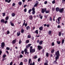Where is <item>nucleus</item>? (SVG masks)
Wrapping results in <instances>:
<instances>
[{"instance_id":"nucleus-51","label":"nucleus","mask_w":65,"mask_h":65,"mask_svg":"<svg viewBox=\"0 0 65 65\" xmlns=\"http://www.w3.org/2000/svg\"><path fill=\"white\" fill-rule=\"evenodd\" d=\"M52 46H54L55 45V44L54 43V42H52Z\"/></svg>"},{"instance_id":"nucleus-4","label":"nucleus","mask_w":65,"mask_h":65,"mask_svg":"<svg viewBox=\"0 0 65 65\" xmlns=\"http://www.w3.org/2000/svg\"><path fill=\"white\" fill-rule=\"evenodd\" d=\"M24 51L25 52V54H26V55H28V54L29 53V52H27V50L26 48L24 49Z\"/></svg>"},{"instance_id":"nucleus-53","label":"nucleus","mask_w":65,"mask_h":65,"mask_svg":"<svg viewBox=\"0 0 65 65\" xmlns=\"http://www.w3.org/2000/svg\"><path fill=\"white\" fill-rule=\"evenodd\" d=\"M55 59L56 60V61H57V59H58L57 56L55 57Z\"/></svg>"},{"instance_id":"nucleus-43","label":"nucleus","mask_w":65,"mask_h":65,"mask_svg":"<svg viewBox=\"0 0 65 65\" xmlns=\"http://www.w3.org/2000/svg\"><path fill=\"white\" fill-rule=\"evenodd\" d=\"M2 14H3V16L4 17L6 13H2Z\"/></svg>"},{"instance_id":"nucleus-29","label":"nucleus","mask_w":65,"mask_h":65,"mask_svg":"<svg viewBox=\"0 0 65 65\" xmlns=\"http://www.w3.org/2000/svg\"><path fill=\"white\" fill-rule=\"evenodd\" d=\"M57 42L58 44H60L61 43L60 41H57Z\"/></svg>"},{"instance_id":"nucleus-46","label":"nucleus","mask_w":65,"mask_h":65,"mask_svg":"<svg viewBox=\"0 0 65 65\" xmlns=\"http://www.w3.org/2000/svg\"><path fill=\"white\" fill-rule=\"evenodd\" d=\"M27 11V9L26 8H25V9H24V12H26Z\"/></svg>"},{"instance_id":"nucleus-13","label":"nucleus","mask_w":65,"mask_h":65,"mask_svg":"<svg viewBox=\"0 0 65 65\" xmlns=\"http://www.w3.org/2000/svg\"><path fill=\"white\" fill-rule=\"evenodd\" d=\"M48 60H46V62H45L44 63V65H48Z\"/></svg>"},{"instance_id":"nucleus-41","label":"nucleus","mask_w":65,"mask_h":65,"mask_svg":"<svg viewBox=\"0 0 65 65\" xmlns=\"http://www.w3.org/2000/svg\"><path fill=\"white\" fill-rule=\"evenodd\" d=\"M6 50H10V48L9 47H7L6 48Z\"/></svg>"},{"instance_id":"nucleus-21","label":"nucleus","mask_w":65,"mask_h":65,"mask_svg":"<svg viewBox=\"0 0 65 65\" xmlns=\"http://www.w3.org/2000/svg\"><path fill=\"white\" fill-rule=\"evenodd\" d=\"M11 1V0H5V2H7L8 3H10Z\"/></svg>"},{"instance_id":"nucleus-62","label":"nucleus","mask_w":65,"mask_h":65,"mask_svg":"<svg viewBox=\"0 0 65 65\" xmlns=\"http://www.w3.org/2000/svg\"><path fill=\"white\" fill-rule=\"evenodd\" d=\"M35 28H36V27H35L34 26V27H32V30H34V29H35Z\"/></svg>"},{"instance_id":"nucleus-59","label":"nucleus","mask_w":65,"mask_h":65,"mask_svg":"<svg viewBox=\"0 0 65 65\" xmlns=\"http://www.w3.org/2000/svg\"><path fill=\"white\" fill-rule=\"evenodd\" d=\"M28 47L29 48V47H30V46L31 45V44H28Z\"/></svg>"},{"instance_id":"nucleus-6","label":"nucleus","mask_w":65,"mask_h":65,"mask_svg":"<svg viewBox=\"0 0 65 65\" xmlns=\"http://www.w3.org/2000/svg\"><path fill=\"white\" fill-rule=\"evenodd\" d=\"M37 47L38 49L39 50V51H40L41 49H42L43 48V47H41V46L40 45H38V46Z\"/></svg>"},{"instance_id":"nucleus-7","label":"nucleus","mask_w":65,"mask_h":65,"mask_svg":"<svg viewBox=\"0 0 65 65\" xmlns=\"http://www.w3.org/2000/svg\"><path fill=\"white\" fill-rule=\"evenodd\" d=\"M26 22L25 20H24V22L23 23V24L22 25V27H23V26H24V25H25V27H26L27 25V23H26L25 24V22Z\"/></svg>"},{"instance_id":"nucleus-38","label":"nucleus","mask_w":65,"mask_h":65,"mask_svg":"<svg viewBox=\"0 0 65 65\" xmlns=\"http://www.w3.org/2000/svg\"><path fill=\"white\" fill-rule=\"evenodd\" d=\"M12 17H14L15 16V14L14 13H12Z\"/></svg>"},{"instance_id":"nucleus-23","label":"nucleus","mask_w":65,"mask_h":65,"mask_svg":"<svg viewBox=\"0 0 65 65\" xmlns=\"http://www.w3.org/2000/svg\"><path fill=\"white\" fill-rule=\"evenodd\" d=\"M35 49H32L31 53H34V52H35Z\"/></svg>"},{"instance_id":"nucleus-63","label":"nucleus","mask_w":65,"mask_h":65,"mask_svg":"<svg viewBox=\"0 0 65 65\" xmlns=\"http://www.w3.org/2000/svg\"><path fill=\"white\" fill-rule=\"evenodd\" d=\"M15 3H13V5H12V6H15Z\"/></svg>"},{"instance_id":"nucleus-58","label":"nucleus","mask_w":65,"mask_h":65,"mask_svg":"<svg viewBox=\"0 0 65 65\" xmlns=\"http://www.w3.org/2000/svg\"><path fill=\"white\" fill-rule=\"evenodd\" d=\"M23 62H21L20 63V65H23Z\"/></svg>"},{"instance_id":"nucleus-61","label":"nucleus","mask_w":65,"mask_h":65,"mask_svg":"<svg viewBox=\"0 0 65 65\" xmlns=\"http://www.w3.org/2000/svg\"><path fill=\"white\" fill-rule=\"evenodd\" d=\"M13 63L11 61V62L10 63V65H12Z\"/></svg>"},{"instance_id":"nucleus-15","label":"nucleus","mask_w":65,"mask_h":65,"mask_svg":"<svg viewBox=\"0 0 65 65\" xmlns=\"http://www.w3.org/2000/svg\"><path fill=\"white\" fill-rule=\"evenodd\" d=\"M29 19L30 20H32L33 19V17L32 15H31L29 17Z\"/></svg>"},{"instance_id":"nucleus-35","label":"nucleus","mask_w":65,"mask_h":65,"mask_svg":"<svg viewBox=\"0 0 65 65\" xmlns=\"http://www.w3.org/2000/svg\"><path fill=\"white\" fill-rule=\"evenodd\" d=\"M38 57L37 56V55H35V56L33 58L34 59H36V58H37Z\"/></svg>"},{"instance_id":"nucleus-14","label":"nucleus","mask_w":65,"mask_h":65,"mask_svg":"<svg viewBox=\"0 0 65 65\" xmlns=\"http://www.w3.org/2000/svg\"><path fill=\"white\" fill-rule=\"evenodd\" d=\"M36 33V34H38V30H36L33 33Z\"/></svg>"},{"instance_id":"nucleus-34","label":"nucleus","mask_w":65,"mask_h":65,"mask_svg":"<svg viewBox=\"0 0 65 65\" xmlns=\"http://www.w3.org/2000/svg\"><path fill=\"white\" fill-rule=\"evenodd\" d=\"M32 9H30L28 11V13H30V12L32 11Z\"/></svg>"},{"instance_id":"nucleus-31","label":"nucleus","mask_w":65,"mask_h":65,"mask_svg":"<svg viewBox=\"0 0 65 65\" xmlns=\"http://www.w3.org/2000/svg\"><path fill=\"white\" fill-rule=\"evenodd\" d=\"M49 21H52V19L51 17H50V19H49Z\"/></svg>"},{"instance_id":"nucleus-26","label":"nucleus","mask_w":65,"mask_h":65,"mask_svg":"<svg viewBox=\"0 0 65 65\" xmlns=\"http://www.w3.org/2000/svg\"><path fill=\"white\" fill-rule=\"evenodd\" d=\"M38 4V3H36V4L34 5V7H36V6H37Z\"/></svg>"},{"instance_id":"nucleus-3","label":"nucleus","mask_w":65,"mask_h":65,"mask_svg":"<svg viewBox=\"0 0 65 65\" xmlns=\"http://www.w3.org/2000/svg\"><path fill=\"white\" fill-rule=\"evenodd\" d=\"M55 55L57 56L58 59H59V57L60 56V54L59 51H57L55 53Z\"/></svg>"},{"instance_id":"nucleus-2","label":"nucleus","mask_w":65,"mask_h":65,"mask_svg":"<svg viewBox=\"0 0 65 65\" xmlns=\"http://www.w3.org/2000/svg\"><path fill=\"white\" fill-rule=\"evenodd\" d=\"M47 9L46 8H45L44 9H42L41 10V12L42 13H44L45 12V13H49V11H46Z\"/></svg>"},{"instance_id":"nucleus-37","label":"nucleus","mask_w":65,"mask_h":65,"mask_svg":"<svg viewBox=\"0 0 65 65\" xmlns=\"http://www.w3.org/2000/svg\"><path fill=\"white\" fill-rule=\"evenodd\" d=\"M36 11H35V10H34V11H33L32 12V14H34V15Z\"/></svg>"},{"instance_id":"nucleus-30","label":"nucleus","mask_w":65,"mask_h":65,"mask_svg":"<svg viewBox=\"0 0 65 65\" xmlns=\"http://www.w3.org/2000/svg\"><path fill=\"white\" fill-rule=\"evenodd\" d=\"M6 54H4L3 56V57L4 58H5V57H6Z\"/></svg>"},{"instance_id":"nucleus-22","label":"nucleus","mask_w":65,"mask_h":65,"mask_svg":"<svg viewBox=\"0 0 65 65\" xmlns=\"http://www.w3.org/2000/svg\"><path fill=\"white\" fill-rule=\"evenodd\" d=\"M52 33V31H51V30H49V31H48V34L49 35H51Z\"/></svg>"},{"instance_id":"nucleus-49","label":"nucleus","mask_w":65,"mask_h":65,"mask_svg":"<svg viewBox=\"0 0 65 65\" xmlns=\"http://www.w3.org/2000/svg\"><path fill=\"white\" fill-rule=\"evenodd\" d=\"M27 37L28 38H31V36H30V35H28V36H27Z\"/></svg>"},{"instance_id":"nucleus-40","label":"nucleus","mask_w":65,"mask_h":65,"mask_svg":"<svg viewBox=\"0 0 65 65\" xmlns=\"http://www.w3.org/2000/svg\"><path fill=\"white\" fill-rule=\"evenodd\" d=\"M24 29H22L21 30V33H23L24 32Z\"/></svg>"},{"instance_id":"nucleus-55","label":"nucleus","mask_w":65,"mask_h":65,"mask_svg":"<svg viewBox=\"0 0 65 65\" xmlns=\"http://www.w3.org/2000/svg\"><path fill=\"white\" fill-rule=\"evenodd\" d=\"M47 1H45L44 3V4H47Z\"/></svg>"},{"instance_id":"nucleus-1","label":"nucleus","mask_w":65,"mask_h":65,"mask_svg":"<svg viewBox=\"0 0 65 65\" xmlns=\"http://www.w3.org/2000/svg\"><path fill=\"white\" fill-rule=\"evenodd\" d=\"M56 12H59L60 13H62L64 11V8H62V9H59V8L57 7L56 8Z\"/></svg>"},{"instance_id":"nucleus-42","label":"nucleus","mask_w":65,"mask_h":65,"mask_svg":"<svg viewBox=\"0 0 65 65\" xmlns=\"http://www.w3.org/2000/svg\"><path fill=\"white\" fill-rule=\"evenodd\" d=\"M32 12H33L34 10H35V8H34V7H33V8H32Z\"/></svg>"},{"instance_id":"nucleus-9","label":"nucleus","mask_w":65,"mask_h":65,"mask_svg":"<svg viewBox=\"0 0 65 65\" xmlns=\"http://www.w3.org/2000/svg\"><path fill=\"white\" fill-rule=\"evenodd\" d=\"M17 41V39H15V40H13L12 42V44H15L16 42Z\"/></svg>"},{"instance_id":"nucleus-20","label":"nucleus","mask_w":65,"mask_h":65,"mask_svg":"<svg viewBox=\"0 0 65 65\" xmlns=\"http://www.w3.org/2000/svg\"><path fill=\"white\" fill-rule=\"evenodd\" d=\"M1 23H5L4 19H2L1 21Z\"/></svg>"},{"instance_id":"nucleus-32","label":"nucleus","mask_w":65,"mask_h":65,"mask_svg":"<svg viewBox=\"0 0 65 65\" xmlns=\"http://www.w3.org/2000/svg\"><path fill=\"white\" fill-rule=\"evenodd\" d=\"M29 42V40H26V41H25V43H28Z\"/></svg>"},{"instance_id":"nucleus-10","label":"nucleus","mask_w":65,"mask_h":65,"mask_svg":"<svg viewBox=\"0 0 65 65\" xmlns=\"http://www.w3.org/2000/svg\"><path fill=\"white\" fill-rule=\"evenodd\" d=\"M33 48V47H32V46H30V52L31 53V54H32V49Z\"/></svg>"},{"instance_id":"nucleus-24","label":"nucleus","mask_w":65,"mask_h":65,"mask_svg":"<svg viewBox=\"0 0 65 65\" xmlns=\"http://www.w3.org/2000/svg\"><path fill=\"white\" fill-rule=\"evenodd\" d=\"M55 51V50L54 49H52V50H51V53H53L54 52V51Z\"/></svg>"},{"instance_id":"nucleus-8","label":"nucleus","mask_w":65,"mask_h":65,"mask_svg":"<svg viewBox=\"0 0 65 65\" xmlns=\"http://www.w3.org/2000/svg\"><path fill=\"white\" fill-rule=\"evenodd\" d=\"M61 18L60 17H58V22H57V23H58V24H59L60 23V20H61Z\"/></svg>"},{"instance_id":"nucleus-44","label":"nucleus","mask_w":65,"mask_h":65,"mask_svg":"<svg viewBox=\"0 0 65 65\" xmlns=\"http://www.w3.org/2000/svg\"><path fill=\"white\" fill-rule=\"evenodd\" d=\"M10 33V32L9 31V30H8L7 31V35H8V34H9Z\"/></svg>"},{"instance_id":"nucleus-39","label":"nucleus","mask_w":65,"mask_h":65,"mask_svg":"<svg viewBox=\"0 0 65 65\" xmlns=\"http://www.w3.org/2000/svg\"><path fill=\"white\" fill-rule=\"evenodd\" d=\"M46 55L47 57H48L49 56V53H46Z\"/></svg>"},{"instance_id":"nucleus-45","label":"nucleus","mask_w":65,"mask_h":65,"mask_svg":"<svg viewBox=\"0 0 65 65\" xmlns=\"http://www.w3.org/2000/svg\"><path fill=\"white\" fill-rule=\"evenodd\" d=\"M55 10V8H52V11H54Z\"/></svg>"},{"instance_id":"nucleus-19","label":"nucleus","mask_w":65,"mask_h":65,"mask_svg":"<svg viewBox=\"0 0 65 65\" xmlns=\"http://www.w3.org/2000/svg\"><path fill=\"white\" fill-rule=\"evenodd\" d=\"M17 36H19L20 35V31H18L17 33Z\"/></svg>"},{"instance_id":"nucleus-60","label":"nucleus","mask_w":65,"mask_h":65,"mask_svg":"<svg viewBox=\"0 0 65 65\" xmlns=\"http://www.w3.org/2000/svg\"><path fill=\"white\" fill-rule=\"evenodd\" d=\"M26 48L27 49H28V45H27L26 46Z\"/></svg>"},{"instance_id":"nucleus-50","label":"nucleus","mask_w":65,"mask_h":65,"mask_svg":"<svg viewBox=\"0 0 65 65\" xmlns=\"http://www.w3.org/2000/svg\"><path fill=\"white\" fill-rule=\"evenodd\" d=\"M61 27V26H60V25H58V26H57V28H60Z\"/></svg>"},{"instance_id":"nucleus-33","label":"nucleus","mask_w":65,"mask_h":65,"mask_svg":"<svg viewBox=\"0 0 65 65\" xmlns=\"http://www.w3.org/2000/svg\"><path fill=\"white\" fill-rule=\"evenodd\" d=\"M9 17L8 16H7L6 17V18H5V20H6V21H7L8 19H9Z\"/></svg>"},{"instance_id":"nucleus-52","label":"nucleus","mask_w":65,"mask_h":65,"mask_svg":"<svg viewBox=\"0 0 65 65\" xmlns=\"http://www.w3.org/2000/svg\"><path fill=\"white\" fill-rule=\"evenodd\" d=\"M20 58H22V57H23V56L22 54H21V55H20Z\"/></svg>"},{"instance_id":"nucleus-47","label":"nucleus","mask_w":65,"mask_h":65,"mask_svg":"<svg viewBox=\"0 0 65 65\" xmlns=\"http://www.w3.org/2000/svg\"><path fill=\"white\" fill-rule=\"evenodd\" d=\"M24 61L25 62H27V59H24Z\"/></svg>"},{"instance_id":"nucleus-28","label":"nucleus","mask_w":65,"mask_h":65,"mask_svg":"<svg viewBox=\"0 0 65 65\" xmlns=\"http://www.w3.org/2000/svg\"><path fill=\"white\" fill-rule=\"evenodd\" d=\"M31 58H30L28 61V64H29L31 62Z\"/></svg>"},{"instance_id":"nucleus-16","label":"nucleus","mask_w":65,"mask_h":65,"mask_svg":"<svg viewBox=\"0 0 65 65\" xmlns=\"http://www.w3.org/2000/svg\"><path fill=\"white\" fill-rule=\"evenodd\" d=\"M43 26H41L39 28V29L41 31L43 30Z\"/></svg>"},{"instance_id":"nucleus-54","label":"nucleus","mask_w":65,"mask_h":65,"mask_svg":"<svg viewBox=\"0 0 65 65\" xmlns=\"http://www.w3.org/2000/svg\"><path fill=\"white\" fill-rule=\"evenodd\" d=\"M8 22V21H7V20H6V21H5V24H6V23H7Z\"/></svg>"},{"instance_id":"nucleus-48","label":"nucleus","mask_w":65,"mask_h":65,"mask_svg":"<svg viewBox=\"0 0 65 65\" xmlns=\"http://www.w3.org/2000/svg\"><path fill=\"white\" fill-rule=\"evenodd\" d=\"M40 60H41L40 58H38V62L40 61Z\"/></svg>"},{"instance_id":"nucleus-57","label":"nucleus","mask_w":65,"mask_h":65,"mask_svg":"<svg viewBox=\"0 0 65 65\" xmlns=\"http://www.w3.org/2000/svg\"><path fill=\"white\" fill-rule=\"evenodd\" d=\"M52 3H53V4H54V3H55V1H53V2H52Z\"/></svg>"},{"instance_id":"nucleus-36","label":"nucleus","mask_w":65,"mask_h":65,"mask_svg":"<svg viewBox=\"0 0 65 65\" xmlns=\"http://www.w3.org/2000/svg\"><path fill=\"white\" fill-rule=\"evenodd\" d=\"M61 35V32H59L58 33V36H59L60 37Z\"/></svg>"},{"instance_id":"nucleus-64","label":"nucleus","mask_w":65,"mask_h":65,"mask_svg":"<svg viewBox=\"0 0 65 65\" xmlns=\"http://www.w3.org/2000/svg\"><path fill=\"white\" fill-rule=\"evenodd\" d=\"M27 6V5H24V8H25V7H26V6Z\"/></svg>"},{"instance_id":"nucleus-12","label":"nucleus","mask_w":65,"mask_h":65,"mask_svg":"<svg viewBox=\"0 0 65 65\" xmlns=\"http://www.w3.org/2000/svg\"><path fill=\"white\" fill-rule=\"evenodd\" d=\"M30 27L29 26H27V27H26V30H28L29 29V30L30 29Z\"/></svg>"},{"instance_id":"nucleus-27","label":"nucleus","mask_w":65,"mask_h":65,"mask_svg":"<svg viewBox=\"0 0 65 65\" xmlns=\"http://www.w3.org/2000/svg\"><path fill=\"white\" fill-rule=\"evenodd\" d=\"M64 39H63L62 40V41L61 42V43L62 44H63L64 43Z\"/></svg>"},{"instance_id":"nucleus-5","label":"nucleus","mask_w":65,"mask_h":65,"mask_svg":"<svg viewBox=\"0 0 65 65\" xmlns=\"http://www.w3.org/2000/svg\"><path fill=\"white\" fill-rule=\"evenodd\" d=\"M1 47L3 49L4 48V46H5V44L4 42H2L1 43Z\"/></svg>"},{"instance_id":"nucleus-18","label":"nucleus","mask_w":65,"mask_h":65,"mask_svg":"<svg viewBox=\"0 0 65 65\" xmlns=\"http://www.w3.org/2000/svg\"><path fill=\"white\" fill-rule=\"evenodd\" d=\"M54 64H58V63L57 61H56V60L55 61H54L53 62Z\"/></svg>"},{"instance_id":"nucleus-17","label":"nucleus","mask_w":65,"mask_h":65,"mask_svg":"<svg viewBox=\"0 0 65 65\" xmlns=\"http://www.w3.org/2000/svg\"><path fill=\"white\" fill-rule=\"evenodd\" d=\"M43 41H40L39 42V44L40 45H42V43L43 42Z\"/></svg>"},{"instance_id":"nucleus-25","label":"nucleus","mask_w":65,"mask_h":65,"mask_svg":"<svg viewBox=\"0 0 65 65\" xmlns=\"http://www.w3.org/2000/svg\"><path fill=\"white\" fill-rule=\"evenodd\" d=\"M19 5H22V3L21 2H19L18 4Z\"/></svg>"},{"instance_id":"nucleus-56","label":"nucleus","mask_w":65,"mask_h":65,"mask_svg":"<svg viewBox=\"0 0 65 65\" xmlns=\"http://www.w3.org/2000/svg\"><path fill=\"white\" fill-rule=\"evenodd\" d=\"M21 43V40H20V41H19V43L20 44Z\"/></svg>"},{"instance_id":"nucleus-11","label":"nucleus","mask_w":65,"mask_h":65,"mask_svg":"<svg viewBox=\"0 0 65 65\" xmlns=\"http://www.w3.org/2000/svg\"><path fill=\"white\" fill-rule=\"evenodd\" d=\"M10 24L11 26H14V24L13 23H12V21H10Z\"/></svg>"}]
</instances>
